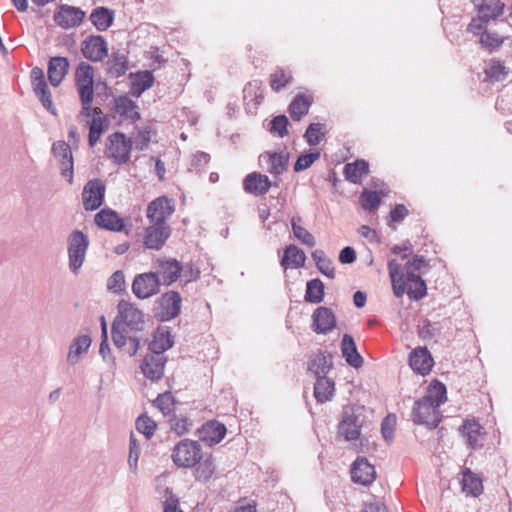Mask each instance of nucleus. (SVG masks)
<instances>
[{"mask_svg": "<svg viewBox=\"0 0 512 512\" xmlns=\"http://www.w3.org/2000/svg\"><path fill=\"white\" fill-rule=\"evenodd\" d=\"M226 434L225 424L215 419L206 421L196 430L199 440L210 447L220 443Z\"/></svg>", "mask_w": 512, "mask_h": 512, "instance_id": "a211bd4d", "label": "nucleus"}, {"mask_svg": "<svg viewBox=\"0 0 512 512\" xmlns=\"http://www.w3.org/2000/svg\"><path fill=\"white\" fill-rule=\"evenodd\" d=\"M178 403L179 401L172 395V393L166 391L158 394L156 399L153 401V406L159 409L163 416L170 418L176 414V405Z\"/></svg>", "mask_w": 512, "mask_h": 512, "instance_id": "49530a36", "label": "nucleus"}, {"mask_svg": "<svg viewBox=\"0 0 512 512\" xmlns=\"http://www.w3.org/2000/svg\"><path fill=\"white\" fill-rule=\"evenodd\" d=\"M505 37L499 36L497 33L486 32L480 37V44L482 48L488 50L490 53L499 50L503 45Z\"/></svg>", "mask_w": 512, "mask_h": 512, "instance_id": "69168bd1", "label": "nucleus"}, {"mask_svg": "<svg viewBox=\"0 0 512 512\" xmlns=\"http://www.w3.org/2000/svg\"><path fill=\"white\" fill-rule=\"evenodd\" d=\"M51 152L58 160L61 176L69 184L73 183L74 161L70 146L65 141H56L52 144Z\"/></svg>", "mask_w": 512, "mask_h": 512, "instance_id": "f8f14e48", "label": "nucleus"}, {"mask_svg": "<svg viewBox=\"0 0 512 512\" xmlns=\"http://www.w3.org/2000/svg\"><path fill=\"white\" fill-rule=\"evenodd\" d=\"M423 398L433 403L434 406L440 407L447 401L446 385L438 379H433L427 388V394Z\"/></svg>", "mask_w": 512, "mask_h": 512, "instance_id": "37998d69", "label": "nucleus"}, {"mask_svg": "<svg viewBox=\"0 0 512 512\" xmlns=\"http://www.w3.org/2000/svg\"><path fill=\"white\" fill-rule=\"evenodd\" d=\"M106 186L99 178L88 180L83 187L82 202L86 211H95L105 202Z\"/></svg>", "mask_w": 512, "mask_h": 512, "instance_id": "9d476101", "label": "nucleus"}, {"mask_svg": "<svg viewBox=\"0 0 512 512\" xmlns=\"http://www.w3.org/2000/svg\"><path fill=\"white\" fill-rule=\"evenodd\" d=\"M435 362L426 346H418L409 353L408 365L420 376H427L432 371Z\"/></svg>", "mask_w": 512, "mask_h": 512, "instance_id": "f3484780", "label": "nucleus"}, {"mask_svg": "<svg viewBox=\"0 0 512 512\" xmlns=\"http://www.w3.org/2000/svg\"><path fill=\"white\" fill-rule=\"evenodd\" d=\"M171 458L179 468H193L203 458L202 447L196 440L182 439L172 449Z\"/></svg>", "mask_w": 512, "mask_h": 512, "instance_id": "7ed1b4c3", "label": "nucleus"}, {"mask_svg": "<svg viewBox=\"0 0 512 512\" xmlns=\"http://www.w3.org/2000/svg\"><path fill=\"white\" fill-rule=\"evenodd\" d=\"M84 117H92V120L88 122L89 133H88V144L90 147H94L100 140L102 134L108 130L110 126L109 118L100 110L92 108L91 113L81 114Z\"/></svg>", "mask_w": 512, "mask_h": 512, "instance_id": "b1692460", "label": "nucleus"}, {"mask_svg": "<svg viewBox=\"0 0 512 512\" xmlns=\"http://www.w3.org/2000/svg\"><path fill=\"white\" fill-rule=\"evenodd\" d=\"M118 314L114 320L130 332H142L145 329V315L133 303L124 299L117 304Z\"/></svg>", "mask_w": 512, "mask_h": 512, "instance_id": "423d86ee", "label": "nucleus"}, {"mask_svg": "<svg viewBox=\"0 0 512 512\" xmlns=\"http://www.w3.org/2000/svg\"><path fill=\"white\" fill-rule=\"evenodd\" d=\"M113 110L130 123H135L141 118L138 105L127 95H120L113 98Z\"/></svg>", "mask_w": 512, "mask_h": 512, "instance_id": "c756f323", "label": "nucleus"}, {"mask_svg": "<svg viewBox=\"0 0 512 512\" xmlns=\"http://www.w3.org/2000/svg\"><path fill=\"white\" fill-rule=\"evenodd\" d=\"M325 297V285L320 278H313L306 282L304 301L307 303L318 304Z\"/></svg>", "mask_w": 512, "mask_h": 512, "instance_id": "a18cd8bd", "label": "nucleus"}, {"mask_svg": "<svg viewBox=\"0 0 512 512\" xmlns=\"http://www.w3.org/2000/svg\"><path fill=\"white\" fill-rule=\"evenodd\" d=\"M91 342V337L87 334L76 337L69 347L68 362L72 365L76 364L78 356L89 349Z\"/></svg>", "mask_w": 512, "mask_h": 512, "instance_id": "de8ad7c7", "label": "nucleus"}, {"mask_svg": "<svg viewBox=\"0 0 512 512\" xmlns=\"http://www.w3.org/2000/svg\"><path fill=\"white\" fill-rule=\"evenodd\" d=\"M75 85L81 103V114H90L94 99V68L87 62H80L75 70Z\"/></svg>", "mask_w": 512, "mask_h": 512, "instance_id": "f257e3e1", "label": "nucleus"}, {"mask_svg": "<svg viewBox=\"0 0 512 512\" xmlns=\"http://www.w3.org/2000/svg\"><path fill=\"white\" fill-rule=\"evenodd\" d=\"M170 430L177 436H182L190 431L193 421L187 416H178L177 414L168 419Z\"/></svg>", "mask_w": 512, "mask_h": 512, "instance_id": "5fc2aeb1", "label": "nucleus"}, {"mask_svg": "<svg viewBox=\"0 0 512 512\" xmlns=\"http://www.w3.org/2000/svg\"><path fill=\"white\" fill-rule=\"evenodd\" d=\"M242 186L245 193L254 196H262L270 190L272 181L265 174L251 172L244 177Z\"/></svg>", "mask_w": 512, "mask_h": 512, "instance_id": "cd10ccee", "label": "nucleus"}, {"mask_svg": "<svg viewBox=\"0 0 512 512\" xmlns=\"http://www.w3.org/2000/svg\"><path fill=\"white\" fill-rule=\"evenodd\" d=\"M89 20L97 31H106L114 23L115 11L105 6H98L91 11Z\"/></svg>", "mask_w": 512, "mask_h": 512, "instance_id": "72a5a7b5", "label": "nucleus"}, {"mask_svg": "<svg viewBox=\"0 0 512 512\" xmlns=\"http://www.w3.org/2000/svg\"><path fill=\"white\" fill-rule=\"evenodd\" d=\"M161 279L156 272L137 274L132 283V292L138 299H148L159 293Z\"/></svg>", "mask_w": 512, "mask_h": 512, "instance_id": "1a4fd4ad", "label": "nucleus"}, {"mask_svg": "<svg viewBox=\"0 0 512 512\" xmlns=\"http://www.w3.org/2000/svg\"><path fill=\"white\" fill-rule=\"evenodd\" d=\"M297 221H301V218H295L293 217L291 219V226L293 230L294 236L303 244L307 245L308 247H313L315 245V238L314 236L304 227L300 226Z\"/></svg>", "mask_w": 512, "mask_h": 512, "instance_id": "0e129e2a", "label": "nucleus"}, {"mask_svg": "<svg viewBox=\"0 0 512 512\" xmlns=\"http://www.w3.org/2000/svg\"><path fill=\"white\" fill-rule=\"evenodd\" d=\"M438 408L423 397L417 399L411 411V420L416 425H424L429 430H434L442 421Z\"/></svg>", "mask_w": 512, "mask_h": 512, "instance_id": "39448f33", "label": "nucleus"}, {"mask_svg": "<svg viewBox=\"0 0 512 512\" xmlns=\"http://www.w3.org/2000/svg\"><path fill=\"white\" fill-rule=\"evenodd\" d=\"M461 485L462 491L473 497H478L483 493L482 478L470 468L462 470Z\"/></svg>", "mask_w": 512, "mask_h": 512, "instance_id": "4c0bfd02", "label": "nucleus"}, {"mask_svg": "<svg viewBox=\"0 0 512 512\" xmlns=\"http://www.w3.org/2000/svg\"><path fill=\"white\" fill-rule=\"evenodd\" d=\"M136 430L143 434L147 440H150L157 429V423L150 418L147 413L139 415L135 421Z\"/></svg>", "mask_w": 512, "mask_h": 512, "instance_id": "6e6d98bb", "label": "nucleus"}, {"mask_svg": "<svg viewBox=\"0 0 512 512\" xmlns=\"http://www.w3.org/2000/svg\"><path fill=\"white\" fill-rule=\"evenodd\" d=\"M333 369V356L331 352L326 350H317L309 356L307 362V371L315 379L327 376V374Z\"/></svg>", "mask_w": 512, "mask_h": 512, "instance_id": "4be33fe9", "label": "nucleus"}, {"mask_svg": "<svg viewBox=\"0 0 512 512\" xmlns=\"http://www.w3.org/2000/svg\"><path fill=\"white\" fill-rule=\"evenodd\" d=\"M263 100V82L258 79L247 82L243 88V102L246 113L256 115Z\"/></svg>", "mask_w": 512, "mask_h": 512, "instance_id": "6ab92c4d", "label": "nucleus"}, {"mask_svg": "<svg viewBox=\"0 0 512 512\" xmlns=\"http://www.w3.org/2000/svg\"><path fill=\"white\" fill-rule=\"evenodd\" d=\"M442 326L439 322H431L428 318H423L417 325V335L423 341H430L439 336Z\"/></svg>", "mask_w": 512, "mask_h": 512, "instance_id": "09e8293b", "label": "nucleus"}, {"mask_svg": "<svg viewBox=\"0 0 512 512\" xmlns=\"http://www.w3.org/2000/svg\"><path fill=\"white\" fill-rule=\"evenodd\" d=\"M69 68L70 62L67 57H51L47 64V75L50 84L53 87H58L65 78V76L68 74Z\"/></svg>", "mask_w": 512, "mask_h": 512, "instance_id": "c85d7f7f", "label": "nucleus"}, {"mask_svg": "<svg viewBox=\"0 0 512 512\" xmlns=\"http://www.w3.org/2000/svg\"><path fill=\"white\" fill-rule=\"evenodd\" d=\"M389 276L392 283L394 295L400 298L405 293L404 274L400 272V264L395 259H390L387 263Z\"/></svg>", "mask_w": 512, "mask_h": 512, "instance_id": "79ce46f5", "label": "nucleus"}, {"mask_svg": "<svg viewBox=\"0 0 512 512\" xmlns=\"http://www.w3.org/2000/svg\"><path fill=\"white\" fill-rule=\"evenodd\" d=\"M369 173V163L365 159H356L344 165L345 179L353 184H360L362 177Z\"/></svg>", "mask_w": 512, "mask_h": 512, "instance_id": "ea45409f", "label": "nucleus"}, {"mask_svg": "<svg viewBox=\"0 0 512 512\" xmlns=\"http://www.w3.org/2000/svg\"><path fill=\"white\" fill-rule=\"evenodd\" d=\"M129 79L134 83V86H139L144 91L150 89L155 82L153 72L150 70L131 72Z\"/></svg>", "mask_w": 512, "mask_h": 512, "instance_id": "680f3d73", "label": "nucleus"}, {"mask_svg": "<svg viewBox=\"0 0 512 512\" xmlns=\"http://www.w3.org/2000/svg\"><path fill=\"white\" fill-rule=\"evenodd\" d=\"M259 160H265L268 164L267 171L273 176L278 177L288 169L289 154L266 151L259 156Z\"/></svg>", "mask_w": 512, "mask_h": 512, "instance_id": "2f4dec72", "label": "nucleus"}, {"mask_svg": "<svg viewBox=\"0 0 512 512\" xmlns=\"http://www.w3.org/2000/svg\"><path fill=\"white\" fill-rule=\"evenodd\" d=\"M134 130H135V133H134V138H133L132 142L134 144L135 149L139 150V151L146 150L151 141V136H152V132H153L151 126H148V125L143 126V127L136 126L134 128Z\"/></svg>", "mask_w": 512, "mask_h": 512, "instance_id": "4d7b16f0", "label": "nucleus"}, {"mask_svg": "<svg viewBox=\"0 0 512 512\" xmlns=\"http://www.w3.org/2000/svg\"><path fill=\"white\" fill-rule=\"evenodd\" d=\"M166 363L167 357L165 355H156L149 352L143 358L140 370L146 379L157 382L164 376Z\"/></svg>", "mask_w": 512, "mask_h": 512, "instance_id": "412c9836", "label": "nucleus"}, {"mask_svg": "<svg viewBox=\"0 0 512 512\" xmlns=\"http://www.w3.org/2000/svg\"><path fill=\"white\" fill-rule=\"evenodd\" d=\"M405 283V292L411 300L419 301L427 295V285L420 274L409 271Z\"/></svg>", "mask_w": 512, "mask_h": 512, "instance_id": "f704fd0d", "label": "nucleus"}, {"mask_svg": "<svg viewBox=\"0 0 512 512\" xmlns=\"http://www.w3.org/2000/svg\"><path fill=\"white\" fill-rule=\"evenodd\" d=\"M290 125L289 119L285 114H280L273 117L268 125L267 130L280 138L288 135V127Z\"/></svg>", "mask_w": 512, "mask_h": 512, "instance_id": "13d9d810", "label": "nucleus"}, {"mask_svg": "<svg viewBox=\"0 0 512 512\" xmlns=\"http://www.w3.org/2000/svg\"><path fill=\"white\" fill-rule=\"evenodd\" d=\"M81 52L87 60L100 62L108 56V43L102 35H89L81 43Z\"/></svg>", "mask_w": 512, "mask_h": 512, "instance_id": "4468645a", "label": "nucleus"}, {"mask_svg": "<svg viewBox=\"0 0 512 512\" xmlns=\"http://www.w3.org/2000/svg\"><path fill=\"white\" fill-rule=\"evenodd\" d=\"M458 431L465 438L468 449L476 450L484 446L483 440L486 436V431L477 419H465L458 428Z\"/></svg>", "mask_w": 512, "mask_h": 512, "instance_id": "ddd939ff", "label": "nucleus"}, {"mask_svg": "<svg viewBox=\"0 0 512 512\" xmlns=\"http://www.w3.org/2000/svg\"><path fill=\"white\" fill-rule=\"evenodd\" d=\"M210 159V154L203 151L196 152L191 159L189 171H194L197 174L203 173Z\"/></svg>", "mask_w": 512, "mask_h": 512, "instance_id": "774afa93", "label": "nucleus"}, {"mask_svg": "<svg viewBox=\"0 0 512 512\" xmlns=\"http://www.w3.org/2000/svg\"><path fill=\"white\" fill-rule=\"evenodd\" d=\"M129 332L125 327L119 325L118 320H113L111 325L112 341L116 348L124 353L127 351L126 344L129 341Z\"/></svg>", "mask_w": 512, "mask_h": 512, "instance_id": "864d4df0", "label": "nucleus"}, {"mask_svg": "<svg viewBox=\"0 0 512 512\" xmlns=\"http://www.w3.org/2000/svg\"><path fill=\"white\" fill-rule=\"evenodd\" d=\"M325 129V125L321 123H311L306 128V131L303 135L305 141L309 146H316L320 143L322 138L325 137L326 132L323 131Z\"/></svg>", "mask_w": 512, "mask_h": 512, "instance_id": "052dcab7", "label": "nucleus"}, {"mask_svg": "<svg viewBox=\"0 0 512 512\" xmlns=\"http://www.w3.org/2000/svg\"><path fill=\"white\" fill-rule=\"evenodd\" d=\"M313 103V97L310 95L297 94L288 106V112L293 121H300L308 114L309 108Z\"/></svg>", "mask_w": 512, "mask_h": 512, "instance_id": "58836bf2", "label": "nucleus"}, {"mask_svg": "<svg viewBox=\"0 0 512 512\" xmlns=\"http://www.w3.org/2000/svg\"><path fill=\"white\" fill-rule=\"evenodd\" d=\"M165 500L163 502V512H184L180 508L178 496L173 492V489L166 487L164 489Z\"/></svg>", "mask_w": 512, "mask_h": 512, "instance_id": "338daca9", "label": "nucleus"}, {"mask_svg": "<svg viewBox=\"0 0 512 512\" xmlns=\"http://www.w3.org/2000/svg\"><path fill=\"white\" fill-rule=\"evenodd\" d=\"M170 235L171 228L169 225L151 223L145 228L144 245L148 249L158 251L164 246Z\"/></svg>", "mask_w": 512, "mask_h": 512, "instance_id": "393cba45", "label": "nucleus"}, {"mask_svg": "<svg viewBox=\"0 0 512 512\" xmlns=\"http://www.w3.org/2000/svg\"><path fill=\"white\" fill-rule=\"evenodd\" d=\"M307 257L302 249L295 244H289L284 248L283 256L280 259V265L284 268H302L305 265Z\"/></svg>", "mask_w": 512, "mask_h": 512, "instance_id": "e433bc0d", "label": "nucleus"}, {"mask_svg": "<svg viewBox=\"0 0 512 512\" xmlns=\"http://www.w3.org/2000/svg\"><path fill=\"white\" fill-rule=\"evenodd\" d=\"M293 82V76L290 71L277 67L270 75L269 85L274 92H280Z\"/></svg>", "mask_w": 512, "mask_h": 512, "instance_id": "3c124183", "label": "nucleus"}, {"mask_svg": "<svg viewBox=\"0 0 512 512\" xmlns=\"http://www.w3.org/2000/svg\"><path fill=\"white\" fill-rule=\"evenodd\" d=\"M341 352L346 363L358 369L362 367L364 359L358 352L354 338L350 334H344L341 340Z\"/></svg>", "mask_w": 512, "mask_h": 512, "instance_id": "473e14b6", "label": "nucleus"}, {"mask_svg": "<svg viewBox=\"0 0 512 512\" xmlns=\"http://www.w3.org/2000/svg\"><path fill=\"white\" fill-rule=\"evenodd\" d=\"M312 259L315 262L318 271L329 279L335 278V269L333 262L328 258L325 252L321 249H316L311 253Z\"/></svg>", "mask_w": 512, "mask_h": 512, "instance_id": "8fccbe9b", "label": "nucleus"}, {"mask_svg": "<svg viewBox=\"0 0 512 512\" xmlns=\"http://www.w3.org/2000/svg\"><path fill=\"white\" fill-rule=\"evenodd\" d=\"M485 75L492 81H502L508 75L506 67L498 59H491L485 69Z\"/></svg>", "mask_w": 512, "mask_h": 512, "instance_id": "e2e57ef3", "label": "nucleus"}, {"mask_svg": "<svg viewBox=\"0 0 512 512\" xmlns=\"http://www.w3.org/2000/svg\"><path fill=\"white\" fill-rule=\"evenodd\" d=\"M311 318V329L316 334L327 335L336 328L337 319L331 308L319 306L314 310Z\"/></svg>", "mask_w": 512, "mask_h": 512, "instance_id": "aec40b11", "label": "nucleus"}, {"mask_svg": "<svg viewBox=\"0 0 512 512\" xmlns=\"http://www.w3.org/2000/svg\"><path fill=\"white\" fill-rule=\"evenodd\" d=\"M174 343L171 328L159 325L152 333V340L148 342V350L156 355H164L167 350L174 346Z\"/></svg>", "mask_w": 512, "mask_h": 512, "instance_id": "a878e982", "label": "nucleus"}, {"mask_svg": "<svg viewBox=\"0 0 512 512\" xmlns=\"http://www.w3.org/2000/svg\"><path fill=\"white\" fill-rule=\"evenodd\" d=\"M215 471V465L211 454L199 460L195 466L194 476L196 481L207 482Z\"/></svg>", "mask_w": 512, "mask_h": 512, "instance_id": "603ef678", "label": "nucleus"}, {"mask_svg": "<svg viewBox=\"0 0 512 512\" xmlns=\"http://www.w3.org/2000/svg\"><path fill=\"white\" fill-rule=\"evenodd\" d=\"M362 421L355 413L354 406L346 405L341 412V420L337 426V435L345 441H355L361 436Z\"/></svg>", "mask_w": 512, "mask_h": 512, "instance_id": "0eeeda50", "label": "nucleus"}, {"mask_svg": "<svg viewBox=\"0 0 512 512\" xmlns=\"http://www.w3.org/2000/svg\"><path fill=\"white\" fill-rule=\"evenodd\" d=\"M319 158V150H310L300 154L293 165L294 172L299 173L310 168Z\"/></svg>", "mask_w": 512, "mask_h": 512, "instance_id": "bf43d9fd", "label": "nucleus"}, {"mask_svg": "<svg viewBox=\"0 0 512 512\" xmlns=\"http://www.w3.org/2000/svg\"><path fill=\"white\" fill-rule=\"evenodd\" d=\"M86 14L80 7L61 4L53 15L54 22L63 29L78 27Z\"/></svg>", "mask_w": 512, "mask_h": 512, "instance_id": "2eb2a0df", "label": "nucleus"}, {"mask_svg": "<svg viewBox=\"0 0 512 512\" xmlns=\"http://www.w3.org/2000/svg\"><path fill=\"white\" fill-rule=\"evenodd\" d=\"M335 383L331 378L322 375L314 383V397L318 403H325L333 397Z\"/></svg>", "mask_w": 512, "mask_h": 512, "instance_id": "a19ab883", "label": "nucleus"}, {"mask_svg": "<svg viewBox=\"0 0 512 512\" xmlns=\"http://www.w3.org/2000/svg\"><path fill=\"white\" fill-rule=\"evenodd\" d=\"M351 480L355 484L370 486L376 479V469L364 456H358L350 468Z\"/></svg>", "mask_w": 512, "mask_h": 512, "instance_id": "dca6fc26", "label": "nucleus"}, {"mask_svg": "<svg viewBox=\"0 0 512 512\" xmlns=\"http://www.w3.org/2000/svg\"><path fill=\"white\" fill-rule=\"evenodd\" d=\"M129 69L128 52L122 49L112 48L111 53H108L105 62V72L111 78H120Z\"/></svg>", "mask_w": 512, "mask_h": 512, "instance_id": "5701e85b", "label": "nucleus"}, {"mask_svg": "<svg viewBox=\"0 0 512 512\" xmlns=\"http://www.w3.org/2000/svg\"><path fill=\"white\" fill-rule=\"evenodd\" d=\"M175 211V203L168 196H159L152 200L146 210V216L150 223L168 225L166 222Z\"/></svg>", "mask_w": 512, "mask_h": 512, "instance_id": "9b49d317", "label": "nucleus"}, {"mask_svg": "<svg viewBox=\"0 0 512 512\" xmlns=\"http://www.w3.org/2000/svg\"><path fill=\"white\" fill-rule=\"evenodd\" d=\"M387 194H388V191H385L383 189L376 191V190H369V189L365 188L360 193V197H359L361 207L364 210H368V211L377 210L381 204L382 198L387 196Z\"/></svg>", "mask_w": 512, "mask_h": 512, "instance_id": "c03bdc74", "label": "nucleus"}, {"mask_svg": "<svg viewBox=\"0 0 512 512\" xmlns=\"http://www.w3.org/2000/svg\"><path fill=\"white\" fill-rule=\"evenodd\" d=\"M90 240L81 230H73L67 237L68 265L72 273L77 274L82 267Z\"/></svg>", "mask_w": 512, "mask_h": 512, "instance_id": "f03ea898", "label": "nucleus"}, {"mask_svg": "<svg viewBox=\"0 0 512 512\" xmlns=\"http://www.w3.org/2000/svg\"><path fill=\"white\" fill-rule=\"evenodd\" d=\"M472 3L478 12L477 19L484 24L497 19L504 13L505 4L501 0H497L493 7L486 0H472Z\"/></svg>", "mask_w": 512, "mask_h": 512, "instance_id": "7c9ffc66", "label": "nucleus"}, {"mask_svg": "<svg viewBox=\"0 0 512 512\" xmlns=\"http://www.w3.org/2000/svg\"><path fill=\"white\" fill-rule=\"evenodd\" d=\"M95 224L104 230L112 232H123L125 230V221L119 213L111 208H103L94 216Z\"/></svg>", "mask_w": 512, "mask_h": 512, "instance_id": "bb28decb", "label": "nucleus"}, {"mask_svg": "<svg viewBox=\"0 0 512 512\" xmlns=\"http://www.w3.org/2000/svg\"><path fill=\"white\" fill-rule=\"evenodd\" d=\"M182 297L178 291L170 290L163 293L154 302L153 314L160 322H167L181 313Z\"/></svg>", "mask_w": 512, "mask_h": 512, "instance_id": "20e7f679", "label": "nucleus"}, {"mask_svg": "<svg viewBox=\"0 0 512 512\" xmlns=\"http://www.w3.org/2000/svg\"><path fill=\"white\" fill-rule=\"evenodd\" d=\"M160 273L162 275L161 284L170 286L175 283L182 274L183 265L175 258H169L159 263Z\"/></svg>", "mask_w": 512, "mask_h": 512, "instance_id": "c9c22d12", "label": "nucleus"}, {"mask_svg": "<svg viewBox=\"0 0 512 512\" xmlns=\"http://www.w3.org/2000/svg\"><path fill=\"white\" fill-rule=\"evenodd\" d=\"M110 145L107 147L110 153L108 157L117 165L127 163L131 157L133 142L125 133L117 131L107 138Z\"/></svg>", "mask_w": 512, "mask_h": 512, "instance_id": "6e6552de", "label": "nucleus"}]
</instances>
